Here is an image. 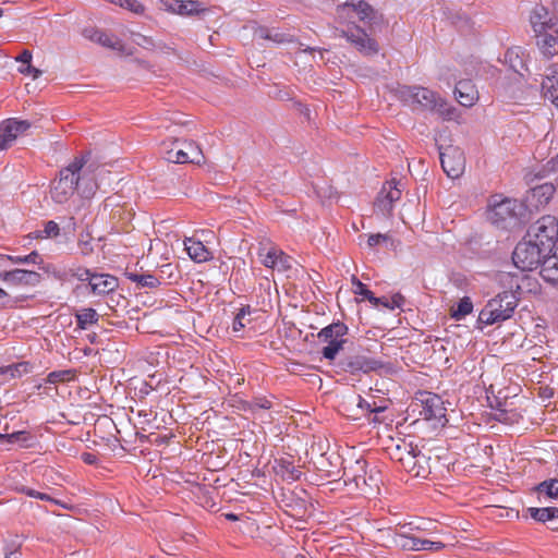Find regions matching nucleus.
Here are the masks:
<instances>
[{
	"instance_id": "4c0bfd02",
	"label": "nucleus",
	"mask_w": 558,
	"mask_h": 558,
	"mask_svg": "<svg viewBox=\"0 0 558 558\" xmlns=\"http://www.w3.org/2000/svg\"><path fill=\"white\" fill-rule=\"evenodd\" d=\"M536 492L539 496L545 495L551 499L558 498V480L551 478L539 483L536 486Z\"/></svg>"
},
{
	"instance_id": "f8f14e48",
	"label": "nucleus",
	"mask_w": 558,
	"mask_h": 558,
	"mask_svg": "<svg viewBox=\"0 0 558 558\" xmlns=\"http://www.w3.org/2000/svg\"><path fill=\"white\" fill-rule=\"evenodd\" d=\"M355 13L361 22L372 25L378 19V12L365 0H348L338 5L337 14L339 17H350Z\"/></svg>"
},
{
	"instance_id": "423d86ee",
	"label": "nucleus",
	"mask_w": 558,
	"mask_h": 558,
	"mask_svg": "<svg viewBox=\"0 0 558 558\" xmlns=\"http://www.w3.org/2000/svg\"><path fill=\"white\" fill-rule=\"evenodd\" d=\"M392 541L397 547L408 551H440L447 546L441 541H434L402 527L395 532Z\"/></svg>"
},
{
	"instance_id": "13d9d810",
	"label": "nucleus",
	"mask_w": 558,
	"mask_h": 558,
	"mask_svg": "<svg viewBox=\"0 0 558 558\" xmlns=\"http://www.w3.org/2000/svg\"><path fill=\"white\" fill-rule=\"evenodd\" d=\"M389 302L391 305V310H393L395 307H401L403 303V298L400 294H396Z\"/></svg>"
},
{
	"instance_id": "a878e982",
	"label": "nucleus",
	"mask_w": 558,
	"mask_h": 558,
	"mask_svg": "<svg viewBox=\"0 0 558 558\" xmlns=\"http://www.w3.org/2000/svg\"><path fill=\"white\" fill-rule=\"evenodd\" d=\"M184 247L195 263H204L213 257L211 252L199 240L187 238L184 240Z\"/></svg>"
},
{
	"instance_id": "f257e3e1",
	"label": "nucleus",
	"mask_w": 558,
	"mask_h": 558,
	"mask_svg": "<svg viewBox=\"0 0 558 558\" xmlns=\"http://www.w3.org/2000/svg\"><path fill=\"white\" fill-rule=\"evenodd\" d=\"M530 24L535 44L546 59L558 54V20L543 5L535 7L530 14Z\"/></svg>"
},
{
	"instance_id": "c756f323",
	"label": "nucleus",
	"mask_w": 558,
	"mask_h": 558,
	"mask_svg": "<svg viewBox=\"0 0 558 558\" xmlns=\"http://www.w3.org/2000/svg\"><path fill=\"white\" fill-rule=\"evenodd\" d=\"M556 187L553 183H544L532 189L531 197L536 202V206H545L553 198Z\"/></svg>"
},
{
	"instance_id": "58836bf2",
	"label": "nucleus",
	"mask_w": 558,
	"mask_h": 558,
	"mask_svg": "<svg viewBox=\"0 0 558 558\" xmlns=\"http://www.w3.org/2000/svg\"><path fill=\"white\" fill-rule=\"evenodd\" d=\"M8 260L12 264H35V265H41L44 263V259L39 255L37 251L31 252L28 255L25 256H15L14 257H8Z\"/></svg>"
},
{
	"instance_id": "680f3d73",
	"label": "nucleus",
	"mask_w": 558,
	"mask_h": 558,
	"mask_svg": "<svg viewBox=\"0 0 558 558\" xmlns=\"http://www.w3.org/2000/svg\"><path fill=\"white\" fill-rule=\"evenodd\" d=\"M31 71H33V66L31 63L24 64V66L19 68V72L24 75H29Z\"/></svg>"
},
{
	"instance_id": "c85d7f7f",
	"label": "nucleus",
	"mask_w": 558,
	"mask_h": 558,
	"mask_svg": "<svg viewBox=\"0 0 558 558\" xmlns=\"http://www.w3.org/2000/svg\"><path fill=\"white\" fill-rule=\"evenodd\" d=\"M90 39L100 44L104 47L111 48L122 53H130L129 51H126V48L122 40H120L114 35L107 34L100 31H94L93 35L90 36Z\"/></svg>"
},
{
	"instance_id": "bb28decb",
	"label": "nucleus",
	"mask_w": 558,
	"mask_h": 558,
	"mask_svg": "<svg viewBox=\"0 0 558 558\" xmlns=\"http://www.w3.org/2000/svg\"><path fill=\"white\" fill-rule=\"evenodd\" d=\"M542 278L553 284H558V254H548L541 266Z\"/></svg>"
},
{
	"instance_id": "8fccbe9b",
	"label": "nucleus",
	"mask_w": 558,
	"mask_h": 558,
	"mask_svg": "<svg viewBox=\"0 0 558 558\" xmlns=\"http://www.w3.org/2000/svg\"><path fill=\"white\" fill-rule=\"evenodd\" d=\"M138 38H140V40H137V45H140L144 48H147V49L148 48L156 49L157 44H155L151 38L143 36V35H138Z\"/></svg>"
},
{
	"instance_id": "37998d69",
	"label": "nucleus",
	"mask_w": 558,
	"mask_h": 558,
	"mask_svg": "<svg viewBox=\"0 0 558 558\" xmlns=\"http://www.w3.org/2000/svg\"><path fill=\"white\" fill-rule=\"evenodd\" d=\"M19 492H21L29 497H33V498L56 502V500L52 497H50L49 495H47L45 493L37 492L35 489H32V488H28L25 486L19 488Z\"/></svg>"
},
{
	"instance_id": "c03bdc74",
	"label": "nucleus",
	"mask_w": 558,
	"mask_h": 558,
	"mask_svg": "<svg viewBox=\"0 0 558 558\" xmlns=\"http://www.w3.org/2000/svg\"><path fill=\"white\" fill-rule=\"evenodd\" d=\"M44 233L47 239L49 238H57L60 234V228L59 225L53 221L49 220L45 223Z\"/></svg>"
},
{
	"instance_id": "a19ab883",
	"label": "nucleus",
	"mask_w": 558,
	"mask_h": 558,
	"mask_svg": "<svg viewBox=\"0 0 558 558\" xmlns=\"http://www.w3.org/2000/svg\"><path fill=\"white\" fill-rule=\"evenodd\" d=\"M119 7L136 14V15H144L146 8L145 5L140 2L138 0H122L119 3Z\"/></svg>"
},
{
	"instance_id": "bf43d9fd",
	"label": "nucleus",
	"mask_w": 558,
	"mask_h": 558,
	"mask_svg": "<svg viewBox=\"0 0 558 558\" xmlns=\"http://www.w3.org/2000/svg\"><path fill=\"white\" fill-rule=\"evenodd\" d=\"M547 167L550 171H558V154L548 160Z\"/></svg>"
},
{
	"instance_id": "0eeeda50",
	"label": "nucleus",
	"mask_w": 558,
	"mask_h": 558,
	"mask_svg": "<svg viewBox=\"0 0 558 558\" xmlns=\"http://www.w3.org/2000/svg\"><path fill=\"white\" fill-rule=\"evenodd\" d=\"M166 159L174 163H199L203 153L199 146L193 141L173 140L171 145L168 141L162 142Z\"/></svg>"
},
{
	"instance_id": "f704fd0d",
	"label": "nucleus",
	"mask_w": 558,
	"mask_h": 558,
	"mask_svg": "<svg viewBox=\"0 0 558 558\" xmlns=\"http://www.w3.org/2000/svg\"><path fill=\"white\" fill-rule=\"evenodd\" d=\"M128 278L135 282L138 287L142 288H157L160 284V280L150 274H136V272H128Z\"/></svg>"
},
{
	"instance_id": "72a5a7b5",
	"label": "nucleus",
	"mask_w": 558,
	"mask_h": 558,
	"mask_svg": "<svg viewBox=\"0 0 558 558\" xmlns=\"http://www.w3.org/2000/svg\"><path fill=\"white\" fill-rule=\"evenodd\" d=\"M402 529L411 530L417 534L425 535L426 537L438 533L436 524L432 520H421L420 522H410L402 525Z\"/></svg>"
},
{
	"instance_id": "4be33fe9",
	"label": "nucleus",
	"mask_w": 558,
	"mask_h": 558,
	"mask_svg": "<svg viewBox=\"0 0 558 558\" xmlns=\"http://www.w3.org/2000/svg\"><path fill=\"white\" fill-rule=\"evenodd\" d=\"M454 93L459 104L464 107L473 106L478 99V92L469 80L458 82Z\"/></svg>"
},
{
	"instance_id": "5701e85b",
	"label": "nucleus",
	"mask_w": 558,
	"mask_h": 558,
	"mask_svg": "<svg viewBox=\"0 0 558 558\" xmlns=\"http://www.w3.org/2000/svg\"><path fill=\"white\" fill-rule=\"evenodd\" d=\"M90 289L95 294H107L118 287V280L114 276L96 274L88 278Z\"/></svg>"
},
{
	"instance_id": "ea45409f",
	"label": "nucleus",
	"mask_w": 558,
	"mask_h": 558,
	"mask_svg": "<svg viewBox=\"0 0 558 558\" xmlns=\"http://www.w3.org/2000/svg\"><path fill=\"white\" fill-rule=\"evenodd\" d=\"M251 314L250 306L243 307L235 315L232 324V329L234 332L242 330L247 324L251 323V319L247 318V315Z\"/></svg>"
},
{
	"instance_id": "338daca9",
	"label": "nucleus",
	"mask_w": 558,
	"mask_h": 558,
	"mask_svg": "<svg viewBox=\"0 0 558 558\" xmlns=\"http://www.w3.org/2000/svg\"><path fill=\"white\" fill-rule=\"evenodd\" d=\"M359 405H360L361 408L369 409V411H372V412H377V411H381V410H383V408H379V409H371V407H369V404L367 403V401L362 400V399L360 400Z\"/></svg>"
},
{
	"instance_id": "2eb2a0df",
	"label": "nucleus",
	"mask_w": 558,
	"mask_h": 558,
	"mask_svg": "<svg viewBox=\"0 0 558 558\" xmlns=\"http://www.w3.org/2000/svg\"><path fill=\"white\" fill-rule=\"evenodd\" d=\"M340 36L344 37L351 45H353L361 53L365 56H371L378 52V45L376 40L371 38L363 28L356 25L349 27L348 29L340 31Z\"/></svg>"
},
{
	"instance_id": "5fc2aeb1",
	"label": "nucleus",
	"mask_w": 558,
	"mask_h": 558,
	"mask_svg": "<svg viewBox=\"0 0 558 558\" xmlns=\"http://www.w3.org/2000/svg\"><path fill=\"white\" fill-rule=\"evenodd\" d=\"M238 409L242 410V411H245V412H251V413H254V404H252V401H246V400H239L238 401Z\"/></svg>"
},
{
	"instance_id": "2f4dec72",
	"label": "nucleus",
	"mask_w": 558,
	"mask_h": 558,
	"mask_svg": "<svg viewBox=\"0 0 558 558\" xmlns=\"http://www.w3.org/2000/svg\"><path fill=\"white\" fill-rule=\"evenodd\" d=\"M76 325L80 329H87L89 326L95 325L99 320V315L94 308H82L75 314Z\"/></svg>"
},
{
	"instance_id": "0e129e2a",
	"label": "nucleus",
	"mask_w": 558,
	"mask_h": 558,
	"mask_svg": "<svg viewBox=\"0 0 558 558\" xmlns=\"http://www.w3.org/2000/svg\"><path fill=\"white\" fill-rule=\"evenodd\" d=\"M80 247L83 254H88L92 251V247L88 242H80Z\"/></svg>"
},
{
	"instance_id": "1a4fd4ad",
	"label": "nucleus",
	"mask_w": 558,
	"mask_h": 558,
	"mask_svg": "<svg viewBox=\"0 0 558 558\" xmlns=\"http://www.w3.org/2000/svg\"><path fill=\"white\" fill-rule=\"evenodd\" d=\"M402 99L408 104H417L423 108L445 113L446 101L428 88L421 86H404L400 90Z\"/></svg>"
},
{
	"instance_id": "4468645a",
	"label": "nucleus",
	"mask_w": 558,
	"mask_h": 558,
	"mask_svg": "<svg viewBox=\"0 0 558 558\" xmlns=\"http://www.w3.org/2000/svg\"><path fill=\"white\" fill-rule=\"evenodd\" d=\"M439 155L442 170L449 178L457 179L462 175L465 169V157L459 147L448 146Z\"/></svg>"
},
{
	"instance_id": "4d7b16f0",
	"label": "nucleus",
	"mask_w": 558,
	"mask_h": 558,
	"mask_svg": "<svg viewBox=\"0 0 558 558\" xmlns=\"http://www.w3.org/2000/svg\"><path fill=\"white\" fill-rule=\"evenodd\" d=\"M175 14L182 16H191L190 12L187 11V0H179L178 10Z\"/></svg>"
},
{
	"instance_id": "e433bc0d",
	"label": "nucleus",
	"mask_w": 558,
	"mask_h": 558,
	"mask_svg": "<svg viewBox=\"0 0 558 558\" xmlns=\"http://www.w3.org/2000/svg\"><path fill=\"white\" fill-rule=\"evenodd\" d=\"M353 286V292L356 295H362L364 299L368 300L373 305L378 306V303L381 299H378L374 295V293L367 289V287L361 282L355 276L351 279Z\"/></svg>"
},
{
	"instance_id": "cd10ccee",
	"label": "nucleus",
	"mask_w": 558,
	"mask_h": 558,
	"mask_svg": "<svg viewBox=\"0 0 558 558\" xmlns=\"http://www.w3.org/2000/svg\"><path fill=\"white\" fill-rule=\"evenodd\" d=\"M525 51L521 47H511L505 53V63H507L514 72L521 73L526 70Z\"/></svg>"
},
{
	"instance_id": "20e7f679",
	"label": "nucleus",
	"mask_w": 558,
	"mask_h": 558,
	"mask_svg": "<svg viewBox=\"0 0 558 558\" xmlns=\"http://www.w3.org/2000/svg\"><path fill=\"white\" fill-rule=\"evenodd\" d=\"M85 165L84 157H76L68 167L60 170L59 179L52 183L51 198L58 204L66 203L80 189L81 171Z\"/></svg>"
},
{
	"instance_id": "a18cd8bd",
	"label": "nucleus",
	"mask_w": 558,
	"mask_h": 558,
	"mask_svg": "<svg viewBox=\"0 0 558 558\" xmlns=\"http://www.w3.org/2000/svg\"><path fill=\"white\" fill-rule=\"evenodd\" d=\"M187 11L191 15H198L207 11L202 2L196 0H187Z\"/></svg>"
},
{
	"instance_id": "a211bd4d",
	"label": "nucleus",
	"mask_w": 558,
	"mask_h": 558,
	"mask_svg": "<svg viewBox=\"0 0 558 558\" xmlns=\"http://www.w3.org/2000/svg\"><path fill=\"white\" fill-rule=\"evenodd\" d=\"M422 411L424 420L441 422L446 417V408L441 398L435 393H421Z\"/></svg>"
},
{
	"instance_id": "7ed1b4c3",
	"label": "nucleus",
	"mask_w": 558,
	"mask_h": 558,
	"mask_svg": "<svg viewBox=\"0 0 558 558\" xmlns=\"http://www.w3.org/2000/svg\"><path fill=\"white\" fill-rule=\"evenodd\" d=\"M518 298L511 291L498 293L488 300L481 310L477 323L485 326L502 323L512 317L518 306Z\"/></svg>"
},
{
	"instance_id": "603ef678",
	"label": "nucleus",
	"mask_w": 558,
	"mask_h": 558,
	"mask_svg": "<svg viewBox=\"0 0 558 558\" xmlns=\"http://www.w3.org/2000/svg\"><path fill=\"white\" fill-rule=\"evenodd\" d=\"M32 58H33L32 52L29 50L25 49L15 58V60L23 64H27V63L32 62Z\"/></svg>"
},
{
	"instance_id": "864d4df0",
	"label": "nucleus",
	"mask_w": 558,
	"mask_h": 558,
	"mask_svg": "<svg viewBox=\"0 0 558 558\" xmlns=\"http://www.w3.org/2000/svg\"><path fill=\"white\" fill-rule=\"evenodd\" d=\"M11 441H28L31 436L26 432L13 433L10 436Z\"/></svg>"
},
{
	"instance_id": "052dcab7",
	"label": "nucleus",
	"mask_w": 558,
	"mask_h": 558,
	"mask_svg": "<svg viewBox=\"0 0 558 558\" xmlns=\"http://www.w3.org/2000/svg\"><path fill=\"white\" fill-rule=\"evenodd\" d=\"M27 238L29 239H47L44 231L43 230H37V231H34V232H31Z\"/></svg>"
},
{
	"instance_id": "412c9836",
	"label": "nucleus",
	"mask_w": 558,
	"mask_h": 558,
	"mask_svg": "<svg viewBox=\"0 0 558 558\" xmlns=\"http://www.w3.org/2000/svg\"><path fill=\"white\" fill-rule=\"evenodd\" d=\"M380 367H383L381 362L374 359H369L365 355L351 356L344 362V369L351 373L360 371L368 373L372 371H376Z\"/></svg>"
},
{
	"instance_id": "aec40b11",
	"label": "nucleus",
	"mask_w": 558,
	"mask_h": 558,
	"mask_svg": "<svg viewBox=\"0 0 558 558\" xmlns=\"http://www.w3.org/2000/svg\"><path fill=\"white\" fill-rule=\"evenodd\" d=\"M31 128L26 120L8 119L0 129V140L9 147L20 134L25 133Z\"/></svg>"
},
{
	"instance_id": "6e6552de",
	"label": "nucleus",
	"mask_w": 558,
	"mask_h": 558,
	"mask_svg": "<svg viewBox=\"0 0 558 558\" xmlns=\"http://www.w3.org/2000/svg\"><path fill=\"white\" fill-rule=\"evenodd\" d=\"M526 235L537 242L543 251L551 253L558 241V219L551 215L541 217Z\"/></svg>"
},
{
	"instance_id": "c9c22d12",
	"label": "nucleus",
	"mask_w": 558,
	"mask_h": 558,
	"mask_svg": "<svg viewBox=\"0 0 558 558\" xmlns=\"http://www.w3.org/2000/svg\"><path fill=\"white\" fill-rule=\"evenodd\" d=\"M473 311V302L469 296L462 298L457 306L451 308V317L456 320L465 318Z\"/></svg>"
},
{
	"instance_id": "f03ea898",
	"label": "nucleus",
	"mask_w": 558,
	"mask_h": 558,
	"mask_svg": "<svg viewBox=\"0 0 558 558\" xmlns=\"http://www.w3.org/2000/svg\"><path fill=\"white\" fill-rule=\"evenodd\" d=\"M343 481L353 486L361 495L371 496L379 490L380 478L377 472H367V462L363 459L350 461L343 468Z\"/></svg>"
},
{
	"instance_id": "6ab92c4d",
	"label": "nucleus",
	"mask_w": 558,
	"mask_h": 558,
	"mask_svg": "<svg viewBox=\"0 0 558 558\" xmlns=\"http://www.w3.org/2000/svg\"><path fill=\"white\" fill-rule=\"evenodd\" d=\"M403 468L415 477H427L429 474L428 459L421 452L409 451L400 458Z\"/></svg>"
},
{
	"instance_id": "6e6d98bb",
	"label": "nucleus",
	"mask_w": 558,
	"mask_h": 558,
	"mask_svg": "<svg viewBox=\"0 0 558 558\" xmlns=\"http://www.w3.org/2000/svg\"><path fill=\"white\" fill-rule=\"evenodd\" d=\"M81 459L88 465H94L97 463V457L92 452H83Z\"/></svg>"
},
{
	"instance_id": "9d476101",
	"label": "nucleus",
	"mask_w": 558,
	"mask_h": 558,
	"mask_svg": "<svg viewBox=\"0 0 558 558\" xmlns=\"http://www.w3.org/2000/svg\"><path fill=\"white\" fill-rule=\"evenodd\" d=\"M348 333V327L343 323H333L323 328L318 332V339L326 342L322 349V354L327 360H333L345 342L344 336Z\"/></svg>"
},
{
	"instance_id": "393cba45",
	"label": "nucleus",
	"mask_w": 558,
	"mask_h": 558,
	"mask_svg": "<svg viewBox=\"0 0 558 558\" xmlns=\"http://www.w3.org/2000/svg\"><path fill=\"white\" fill-rule=\"evenodd\" d=\"M33 371L29 362H19L15 364L0 367V385L9 383L11 379L21 378Z\"/></svg>"
},
{
	"instance_id": "3c124183",
	"label": "nucleus",
	"mask_w": 558,
	"mask_h": 558,
	"mask_svg": "<svg viewBox=\"0 0 558 558\" xmlns=\"http://www.w3.org/2000/svg\"><path fill=\"white\" fill-rule=\"evenodd\" d=\"M260 37L266 38V39H272L276 43L291 41V39L286 38L284 35L275 34L274 36H271L264 31H260Z\"/></svg>"
},
{
	"instance_id": "49530a36",
	"label": "nucleus",
	"mask_w": 558,
	"mask_h": 558,
	"mask_svg": "<svg viewBox=\"0 0 558 558\" xmlns=\"http://www.w3.org/2000/svg\"><path fill=\"white\" fill-rule=\"evenodd\" d=\"M389 239L390 238L388 234H383V233L371 234V235H368V239H367V245H368V247H375L383 242L389 241Z\"/></svg>"
},
{
	"instance_id": "9b49d317",
	"label": "nucleus",
	"mask_w": 558,
	"mask_h": 558,
	"mask_svg": "<svg viewBox=\"0 0 558 558\" xmlns=\"http://www.w3.org/2000/svg\"><path fill=\"white\" fill-rule=\"evenodd\" d=\"M260 263L272 270L286 272L292 267V257L272 243H260L258 248Z\"/></svg>"
},
{
	"instance_id": "7c9ffc66",
	"label": "nucleus",
	"mask_w": 558,
	"mask_h": 558,
	"mask_svg": "<svg viewBox=\"0 0 558 558\" xmlns=\"http://www.w3.org/2000/svg\"><path fill=\"white\" fill-rule=\"evenodd\" d=\"M276 473L287 481H298L302 472L289 460L280 459L276 461Z\"/></svg>"
},
{
	"instance_id": "dca6fc26",
	"label": "nucleus",
	"mask_w": 558,
	"mask_h": 558,
	"mask_svg": "<svg viewBox=\"0 0 558 558\" xmlns=\"http://www.w3.org/2000/svg\"><path fill=\"white\" fill-rule=\"evenodd\" d=\"M41 275L34 270L14 268L0 272V280L13 288L36 287L41 281Z\"/></svg>"
},
{
	"instance_id": "09e8293b",
	"label": "nucleus",
	"mask_w": 558,
	"mask_h": 558,
	"mask_svg": "<svg viewBox=\"0 0 558 558\" xmlns=\"http://www.w3.org/2000/svg\"><path fill=\"white\" fill-rule=\"evenodd\" d=\"M159 3L161 10L171 14L177 13L179 0H160Z\"/></svg>"
},
{
	"instance_id": "f3484780",
	"label": "nucleus",
	"mask_w": 558,
	"mask_h": 558,
	"mask_svg": "<svg viewBox=\"0 0 558 558\" xmlns=\"http://www.w3.org/2000/svg\"><path fill=\"white\" fill-rule=\"evenodd\" d=\"M402 192L398 187V182L391 180L386 182L375 203V208L380 211L384 216L390 215L393 208V204L401 198Z\"/></svg>"
},
{
	"instance_id": "79ce46f5",
	"label": "nucleus",
	"mask_w": 558,
	"mask_h": 558,
	"mask_svg": "<svg viewBox=\"0 0 558 558\" xmlns=\"http://www.w3.org/2000/svg\"><path fill=\"white\" fill-rule=\"evenodd\" d=\"M70 377H71L70 371L51 372L47 376V383H49V384L63 383L65 380H69Z\"/></svg>"
},
{
	"instance_id": "e2e57ef3",
	"label": "nucleus",
	"mask_w": 558,
	"mask_h": 558,
	"mask_svg": "<svg viewBox=\"0 0 558 558\" xmlns=\"http://www.w3.org/2000/svg\"><path fill=\"white\" fill-rule=\"evenodd\" d=\"M22 554L17 549H12L5 553V558H21Z\"/></svg>"
},
{
	"instance_id": "39448f33",
	"label": "nucleus",
	"mask_w": 558,
	"mask_h": 558,
	"mask_svg": "<svg viewBox=\"0 0 558 558\" xmlns=\"http://www.w3.org/2000/svg\"><path fill=\"white\" fill-rule=\"evenodd\" d=\"M548 254L550 253L543 251V247L537 242L526 235L517 244L512 254V260L515 267L527 271L537 268L539 265L542 266L543 260Z\"/></svg>"
},
{
	"instance_id": "de8ad7c7",
	"label": "nucleus",
	"mask_w": 558,
	"mask_h": 558,
	"mask_svg": "<svg viewBox=\"0 0 558 558\" xmlns=\"http://www.w3.org/2000/svg\"><path fill=\"white\" fill-rule=\"evenodd\" d=\"M252 404H254V412L257 409L269 410L272 407L271 401L269 399H267L266 397H256V398H254L252 400Z\"/></svg>"
},
{
	"instance_id": "69168bd1",
	"label": "nucleus",
	"mask_w": 558,
	"mask_h": 558,
	"mask_svg": "<svg viewBox=\"0 0 558 558\" xmlns=\"http://www.w3.org/2000/svg\"><path fill=\"white\" fill-rule=\"evenodd\" d=\"M156 49L169 53L170 51H173V49L165 44L158 43Z\"/></svg>"
},
{
	"instance_id": "ddd939ff",
	"label": "nucleus",
	"mask_w": 558,
	"mask_h": 558,
	"mask_svg": "<svg viewBox=\"0 0 558 558\" xmlns=\"http://www.w3.org/2000/svg\"><path fill=\"white\" fill-rule=\"evenodd\" d=\"M518 203L515 199L502 198L497 201L496 197L489 203L487 210V219L496 225L502 226L508 220L515 218Z\"/></svg>"
},
{
	"instance_id": "b1692460",
	"label": "nucleus",
	"mask_w": 558,
	"mask_h": 558,
	"mask_svg": "<svg viewBox=\"0 0 558 558\" xmlns=\"http://www.w3.org/2000/svg\"><path fill=\"white\" fill-rule=\"evenodd\" d=\"M544 97L558 109V69L551 66L542 82Z\"/></svg>"
},
{
	"instance_id": "473e14b6",
	"label": "nucleus",
	"mask_w": 558,
	"mask_h": 558,
	"mask_svg": "<svg viewBox=\"0 0 558 558\" xmlns=\"http://www.w3.org/2000/svg\"><path fill=\"white\" fill-rule=\"evenodd\" d=\"M527 513L532 519L537 522L545 523L555 518H558V508L557 507H544V508H527Z\"/></svg>"
},
{
	"instance_id": "774afa93",
	"label": "nucleus",
	"mask_w": 558,
	"mask_h": 558,
	"mask_svg": "<svg viewBox=\"0 0 558 558\" xmlns=\"http://www.w3.org/2000/svg\"><path fill=\"white\" fill-rule=\"evenodd\" d=\"M95 189H96V184H93V185H90V186L88 187V190H87V191H86V190H83V192H82V193H83V195H84V196L89 197V196H92V195L94 194Z\"/></svg>"
}]
</instances>
